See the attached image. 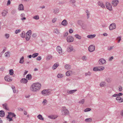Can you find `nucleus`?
I'll use <instances>...</instances> for the list:
<instances>
[{
  "mask_svg": "<svg viewBox=\"0 0 123 123\" xmlns=\"http://www.w3.org/2000/svg\"><path fill=\"white\" fill-rule=\"evenodd\" d=\"M41 86V84L39 83H36L32 85L30 89L32 91L37 92L40 90Z\"/></svg>",
  "mask_w": 123,
  "mask_h": 123,
  "instance_id": "f257e3e1",
  "label": "nucleus"
},
{
  "mask_svg": "<svg viewBox=\"0 0 123 123\" xmlns=\"http://www.w3.org/2000/svg\"><path fill=\"white\" fill-rule=\"evenodd\" d=\"M15 116L14 113L11 112H8V115L6 117L7 120L9 121H12V118L14 117L15 118Z\"/></svg>",
  "mask_w": 123,
  "mask_h": 123,
  "instance_id": "f03ea898",
  "label": "nucleus"
},
{
  "mask_svg": "<svg viewBox=\"0 0 123 123\" xmlns=\"http://www.w3.org/2000/svg\"><path fill=\"white\" fill-rule=\"evenodd\" d=\"M61 114L63 116L67 115L69 114V111L65 107H63L62 108Z\"/></svg>",
  "mask_w": 123,
  "mask_h": 123,
  "instance_id": "7ed1b4c3",
  "label": "nucleus"
},
{
  "mask_svg": "<svg viewBox=\"0 0 123 123\" xmlns=\"http://www.w3.org/2000/svg\"><path fill=\"white\" fill-rule=\"evenodd\" d=\"M105 6L107 9L110 11L112 10V7L111 4L109 2H106L105 3Z\"/></svg>",
  "mask_w": 123,
  "mask_h": 123,
  "instance_id": "20e7f679",
  "label": "nucleus"
},
{
  "mask_svg": "<svg viewBox=\"0 0 123 123\" xmlns=\"http://www.w3.org/2000/svg\"><path fill=\"white\" fill-rule=\"evenodd\" d=\"M119 3L118 0H113L111 2V4L113 7H116Z\"/></svg>",
  "mask_w": 123,
  "mask_h": 123,
  "instance_id": "39448f33",
  "label": "nucleus"
},
{
  "mask_svg": "<svg viewBox=\"0 0 123 123\" xmlns=\"http://www.w3.org/2000/svg\"><path fill=\"white\" fill-rule=\"evenodd\" d=\"M95 49V46L94 45H91L88 48V50L89 51L92 52Z\"/></svg>",
  "mask_w": 123,
  "mask_h": 123,
  "instance_id": "423d86ee",
  "label": "nucleus"
},
{
  "mask_svg": "<svg viewBox=\"0 0 123 123\" xmlns=\"http://www.w3.org/2000/svg\"><path fill=\"white\" fill-rule=\"evenodd\" d=\"M57 51L59 53V54L61 55H62L63 54V52L62 51V49L61 47L58 46L56 48Z\"/></svg>",
  "mask_w": 123,
  "mask_h": 123,
  "instance_id": "0eeeda50",
  "label": "nucleus"
},
{
  "mask_svg": "<svg viewBox=\"0 0 123 123\" xmlns=\"http://www.w3.org/2000/svg\"><path fill=\"white\" fill-rule=\"evenodd\" d=\"M67 40L68 42H73L74 40V38L72 36H69L67 37Z\"/></svg>",
  "mask_w": 123,
  "mask_h": 123,
  "instance_id": "6e6552de",
  "label": "nucleus"
},
{
  "mask_svg": "<svg viewBox=\"0 0 123 123\" xmlns=\"http://www.w3.org/2000/svg\"><path fill=\"white\" fill-rule=\"evenodd\" d=\"M99 64L100 65H103L105 64L106 62V60L103 58L100 59L99 60Z\"/></svg>",
  "mask_w": 123,
  "mask_h": 123,
  "instance_id": "1a4fd4ad",
  "label": "nucleus"
},
{
  "mask_svg": "<svg viewBox=\"0 0 123 123\" xmlns=\"http://www.w3.org/2000/svg\"><path fill=\"white\" fill-rule=\"evenodd\" d=\"M98 5L101 7L102 8H104L105 7V5L104 3L102 1H99L98 3Z\"/></svg>",
  "mask_w": 123,
  "mask_h": 123,
  "instance_id": "9d476101",
  "label": "nucleus"
},
{
  "mask_svg": "<svg viewBox=\"0 0 123 123\" xmlns=\"http://www.w3.org/2000/svg\"><path fill=\"white\" fill-rule=\"evenodd\" d=\"M116 25L115 23H112L109 26V28L110 30H112L116 28Z\"/></svg>",
  "mask_w": 123,
  "mask_h": 123,
  "instance_id": "9b49d317",
  "label": "nucleus"
},
{
  "mask_svg": "<svg viewBox=\"0 0 123 123\" xmlns=\"http://www.w3.org/2000/svg\"><path fill=\"white\" fill-rule=\"evenodd\" d=\"M67 50L68 52H71L72 51H74L75 50L74 49L73 46H69L67 49Z\"/></svg>",
  "mask_w": 123,
  "mask_h": 123,
  "instance_id": "f8f14e48",
  "label": "nucleus"
},
{
  "mask_svg": "<svg viewBox=\"0 0 123 123\" xmlns=\"http://www.w3.org/2000/svg\"><path fill=\"white\" fill-rule=\"evenodd\" d=\"M116 99L118 103H120L123 102V98H121L119 96L117 97Z\"/></svg>",
  "mask_w": 123,
  "mask_h": 123,
  "instance_id": "ddd939ff",
  "label": "nucleus"
},
{
  "mask_svg": "<svg viewBox=\"0 0 123 123\" xmlns=\"http://www.w3.org/2000/svg\"><path fill=\"white\" fill-rule=\"evenodd\" d=\"M49 92L48 90H44L42 91V93L43 95H45L48 94Z\"/></svg>",
  "mask_w": 123,
  "mask_h": 123,
  "instance_id": "4468645a",
  "label": "nucleus"
},
{
  "mask_svg": "<svg viewBox=\"0 0 123 123\" xmlns=\"http://www.w3.org/2000/svg\"><path fill=\"white\" fill-rule=\"evenodd\" d=\"M8 12L7 9H5L3 10L1 13L2 15L3 16H5L7 14Z\"/></svg>",
  "mask_w": 123,
  "mask_h": 123,
  "instance_id": "2eb2a0df",
  "label": "nucleus"
},
{
  "mask_svg": "<svg viewBox=\"0 0 123 123\" xmlns=\"http://www.w3.org/2000/svg\"><path fill=\"white\" fill-rule=\"evenodd\" d=\"M5 79L6 81L8 82L11 81L12 80L10 77L8 76H6L5 77Z\"/></svg>",
  "mask_w": 123,
  "mask_h": 123,
  "instance_id": "dca6fc26",
  "label": "nucleus"
},
{
  "mask_svg": "<svg viewBox=\"0 0 123 123\" xmlns=\"http://www.w3.org/2000/svg\"><path fill=\"white\" fill-rule=\"evenodd\" d=\"M99 85L101 87H105L106 86V83L105 81H102L100 83Z\"/></svg>",
  "mask_w": 123,
  "mask_h": 123,
  "instance_id": "f3484780",
  "label": "nucleus"
},
{
  "mask_svg": "<svg viewBox=\"0 0 123 123\" xmlns=\"http://www.w3.org/2000/svg\"><path fill=\"white\" fill-rule=\"evenodd\" d=\"M3 108L6 110H9V108L7 104L6 103H5L3 104Z\"/></svg>",
  "mask_w": 123,
  "mask_h": 123,
  "instance_id": "a211bd4d",
  "label": "nucleus"
},
{
  "mask_svg": "<svg viewBox=\"0 0 123 123\" xmlns=\"http://www.w3.org/2000/svg\"><path fill=\"white\" fill-rule=\"evenodd\" d=\"M68 24V22L66 20L64 19L63 20L62 22V24L63 26H66Z\"/></svg>",
  "mask_w": 123,
  "mask_h": 123,
  "instance_id": "6ab92c4d",
  "label": "nucleus"
},
{
  "mask_svg": "<svg viewBox=\"0 0 123 123\" xmlns=\"http://www.w3.org/2000/svg\"><path fill=\"white\" fill-rule=\"evenodd\" d=\"M28 82L27 80L25 78L22 79L20 80V82L23 83L25 84Z\"/></svg>",
  "mask_w": 123,
  "mask_h": 123,
  "instance_id": "aec40b11",
  "label": "nucleus"
},
{
  "mask_svg": "<svg viewBox=\"0 0 123 123\" xmlns=\"http://www.w3.org/2000/svg\"><path fill=\"white\" fill-rule=\"evenodd\" d=\"M18 9L19 10H24V6L23 4H21L19 5Z\"/></svg>",
  "mask_w": 123,
  "mask_h": 123,
  "instance_id": "412c9836",
  "label": "nucleus"
},
{
  "mask_svg": "<svg viewBox=\"0 0 123 123\" xmlns=\"http://www.w3.org/2000/svg\"><path fill=\"white\" fill-rule=\"evenodd\" d=\"M98 71H102L105 69V68L103 66L98 67Z\"/></svg>",
  "mask_w": 123,
  "mask_h": 123,
  "instance_id": "4be33fe9",
  "label": "nucleus"
},
{
  "mask_svg": "<svg viewBox=\"0 0 123 123\" xmlns=\"http://www.w3.org/2000/svg\"><path fill=\"white\" fill-rule=\"evenodd\" d=\"M5 57H8L10 56V52H7L5 53L4 54Z\"/></svg>",
  "mask_w": 123,
  "mask_h": 123,
  "instance_id": "5701e85b",
  "label": "nucleus"
},
{
  "mask_svg": "<svg viewBox=\"0 0 123 123\" xmlns=\"http://www.w3.org/2000/svg\"><path fill=\"white\" fill-rule=\"evenodd\" d=\"M72 73L71 71H67L66 73V75L67 76H70Z\"/></svg>",
  "mask_w": 123,
  "mask_h": 123,
  "instance_id": "b1692460",
  "label": "nucleus"
},
{
  "mask_svg": "<svg viewBox=\"0 0 123 123\" xmlns=\"http://www.w3.org/2000/svg\"><path fill=\"white\" fill-rule=\"evenodd\" d=\"M5 115V112L3 111H0V116L1 117H3Z\"/></svg>",
  "mask_w": 123,
  "mask_h": 123,
  "instance_id": "393cba45",
  "label": "nucleus"
},
{
  "mask_svg": "<svg viewBox=\"0 0 123 123\" xmlns=\"http://www.w3.org/2000/svg\"><path fill=\"white\" fill-rule=\"evenodd\" d=\"M96 35L95 34H93L92 35H89L87 36V37L88 38H90V39H92L94 38L96 36Z\"/></svg>",
  "mask_w": 123,
  "mask_h": 123,
  "instance_id": "a878e982",
  "label": "nucleus"
},
{
  "mask_svg": "<svg viewBox=\"0 0 123 123\" xmlns=\"http://www.w3.org/2000/svg\"><path fill=\"white\" fill-rule=\"evenodd\" d=\"M24 61V58L23 56H22L20 58L19 61V63H23Z\"/></svg>",
  "mask_w": 123,
  "mask_h": 123,
  "instance_id": "bb28decb",
  "label": "nucleus"
},
{
  "mask_svg": "<svg viewBox=\"0 0 123 123\" xmlns=\"http://www.w3.org/2000/svg\"><path fill=\"white\" fill-rule=\"evenodd\" d=\"M26 78L28 80H30L31 79V74H28L26 77Z\"/></svg>",
  "mask_w": 123,
  "mask_h": 123,
  "instance_id": "cd10ccee",
  "label": "nucleus"
},
{
  "mask_svg": "<svg viewBox=\"0 0 123 123\" xmlns=\"http://www.w3.org/2000/svg\"><path fill=\"white\" fill-rule=\"evenodd\" d=\"M59 65L58 64L55 63V64L53 66L52 68L53 69H56L57 67Z\"/></svg>",
  "mask_w": 123,
  "mask_h": 123,
  "instance_id": "c85d7f7f",
  "label": "nucleus"
},
{
  "mask_svg": "<svg viewBox=\"0 0 123 123\" xmlns=\"http://www.w3.org/2000/svg\"><path fill=\"white\" fill-rule=\"evenodd\" d=\"M77 91L76 90H70V91H68L67 92V93H68L72 94L74 93Z\"/></svg>",
  "mask_w": 123,
  "mask_h": 123,
  "instance_id": "c756f323",
  "label": "nucleus"
},
{
  "mask_svg": "<svg viewBox=\"0 0 123 123\" xmlns=\"http://www.w3.org/2000/svg\"><path fill=\"white\" fill-rule=\"evenodd\" d=\"M57 117V116L56 115H52L49 116V118L53 119H54Z\"/></svg>",
  "mask_w": 123,
  "mask_h": 123,
  "instance_id": "7c9ffc66",
  "label": "nucleus"
},
{
  "mask_svg": "<svg viewBox=\"0 0 123 123\" xmlns=\"http://www.w3.org/2000/svg\"><path fill=\"white\" fill-rule=\"evenodd\" d=\"M54 33L57 34H59L60 32L59 30L57 28L55 29L54 30Z\"/></svg>",
  "mask_w": 123,
  "mask_h": 123,
  "instance_id": "2f4dec72",
  "label": "nucleus"
},
{
  "mask_svg": "<svg viewBox=\"0 0 123 123\" xmlns=\"http://www.w3.org/2000/svg\"><path fill=\"white\" fill-rule=\"evenodd\" d=\"M32 33V31L31 30L28 31L26 33V34L31 36Z\"/></svg>",
  "mask_w": 123,
  "mask_h": 123,
  "instance_id": "473e14b6",
  "label": "nucleus"
},
{
  "mask_svg": "<svg viewBox=\"0 0 123 123\" xmlns=\"http://www.w3.org/2000/svg\"><path fill=\"white\" fill-rule=\"evenodd\" d=\"M65 68L67 69H69L71 68V66L68 65H66L65 66Z\"/></svg>",
  "mask_w": 123,
  "mask_h": 123,
  "instance_id": "72a5a7b5",
  "label": "nucleus"
},
{
  "mask_svg": "<svg viewBox=\"0 0 123 123\" xmlns=\"http://www.w3.org/2000/svg\"><path fill=\"white\" fill-rule=\"evenodd\" d=\"M75 37L79 39H81V37L78 34H76L75 35Z\"/></svg>",
  "mask_w": 123,
  "mask_h": 123,
  "instance_id": "f704fd0d",
  "label": "nucleus"
},
{
  "mask_svg": "<svg viewBox=\"0 0 123 123\" xmlns=\"http://www.w3.org/2000/svg\"><path fill=\"white\" fill-rule=\"evenodd\" d=\"M31 37V36L26 34L25 37L26 40L27 41L29 40L30 38Z\"/></svg>",
  "mask_w": 123,
  "mask_h": 123,
  "instance_id": "c9c22d12",
  "label": "nucleus"
},
{
  "mask_svg": "<svg viewBox=\"0 0 123 123\" xmlns=\"http://www.w3.org/2000/svg\"><path fill=\"white\" fill-rule=\"evenodd\" d=\"M21 16L22 17H23V18H21V19L22 20H24L26 19L24 17L25 16V14L24 13H22L21 15Z\"/></svg>",
  "mask_w": 123,
  "mask_h": 123,
  "instance_id": "e433bc0d",
  "label": "nucleus"
},
{
  "mask_svg": "<svg viewBox=\"0 0 123 123\" xmlns=\"http://www.w3.org/2000/svg\"><path fill=\"white\" fill-rule=\"evenodd\" d=\"M86 13L87 14V18L88 19L89 17V15L90 14L88 10H86Z\"/></svg>",
  "mask_w": 123,
  "mask_h": 123,
  "instance_id": "4c0bfd02",
  "label": "nucleus"
},
{
  "mask_svg": "<svg viewBox=\"0 0 123 123\" xmlns=\"http://www.w3.org/2000/svg\"><path fill=\"white\" fill-rule=\"evenodd\" d=\"M85 121L86 122H90L92 121V119L91 118L86 119Z\"/></svg>",
  "mask_w": 123,
  "mask_h": 123,
  "instance_id": "58836bf2",
  "label": "nucleus"
},
{
  "mask_svg": "<svg viewBox=\"0 0 123 123\" xmlns=\"http://www.w3.org/2000/svg\"><path fill=\"white\" fill-rule=\"evenodd\" d=\"M39 54L38 53H35L33 54L32 55V57L33 58H35Z\"/></svg>",
  "mask_w": 123,
  "mask_h": 123,
  "instance_id": "ea45409f",
  "label": "nucleus"
},
{
  "mask_svg": "<svg viewBox=\"0 0 123 123\" xmlns=\"http://www.w3.org/2000/svg\"><path fill=\"white\" fill-rule=\"evenodd\" d=\"M25 32L23 31L20 35L21 36L22 38H24L25 37Z\"/></svg>",
  "mask_w": 123,
  "mask_h": 123,
  "instance_id": "a19ab883",
  "label": "nucleus"
},
{
  "mask_svg": "<svg viewBox=\"0 0 123 123\" xmlns=\"http://www.w3.org/2000/svg\"><path fill=\"white\" fill-rule=\"evenodd\" d=\"M47 103V101L46 99H44L43 101L42 102V104L43 105H45Z\"/></svg>",
  "mask_w": 123,
  "mask_h": 123,
  "instance_id": "79ce46f5",
  "label": "nucleus"
},
{
  "mask_svg": "<svg viewBox=\"0 0 123 123\" xmlns=\"http://www.w3.org/2000/svg\"><path fill=\"white\" fill-rule=\"evenodd\" d=\"M37 117L38 119H40V120H43V117L42 116L40 115H38L37 116Z\"/></svg>",
  "mask_w": 123,
  "mask_h": 123,
  "instance_id": "37998d69",
  "label": "nucleus"
},
{
  "mask_svg": "<svg viewBox=\"0 0 123 123\" xmlns=\"http://www.w3.org/2000/svg\"><path fill=\"white\" fill-rule=\"evenodd\" d=\"M106 81L108 83L110 82L111 81V80L109 78H107L106 79Z\"/></svg>",
  "mask_w": 123,
  "mask_h": 123,
  "instance_id": "c03bdc74",
  "label": "nucleus"
},
{
  "mask_svg": "<svg viewBox=\"0 0 123 123\" xmlns=\"http://www.w3.org/2000/svg\"><path fill=\"white\" fill-rule=\"evenodd\" d=\"M52 58V56L51 55H48L47 56L46 59L47 60H49Z\"/></svg>",
  "mask_w": 123,
  "mask_h": 123,
  "instance_id": "a18cd8bd",
  "label": "nucleus"
},
{
  "mask_svg": "<svg viewBox=\"0 0 123 123\" xmlns=\"http://www.w3.org/2000/svg\"><path fill=\"white\" fill-rule=\"evenodd\" d=\"M33 18L34 19L36 20H38L39 19V17L38 15L35 16L33 17Z\"/></svg>",
  "mask_w": 123,
  "mask_h": 123,
  "instance_id": "49530a36",
  "label": "nucleus"
},
{
  "mask_svg": "<svg viewBox=\"0 0 123 123\" xmlns=\"http://www.w3.org/2000/svg\"><path fill=\"white\" fill-rule=\"evenodd\" d=\"M9 74L11 75H12L13 74V71L12 69H10L9 70Z\"/></svg>",
  "mask_w": 123,
  "mask_h": 123,
  "instance_id": "de8ad7c7",
  "label": "nucleus"
},
{
  "mask_svg": "<svg viewBox=\"0 0 123 123\" xmlns=\"http://www.w3.org/2000/svg\"><path fill=\"white\" fill-rule=\"evenodd\" d=\"M93 70L95 71H98V67H94L93 68Z\"/></svg>",
  "mask_w": 123,
  "mask_h": 123,
  "instance_id": "09e8293b",
  "label": "nucleus"
},
{
  "mask_svg": "<svg viewBox=\"0 0 123 123\" xmlns=\"http://www.w3.org/2000/svg\"><path fill=\"white\" fill-rule=\"evenodd\" d=\"M63 76V75L62 74H58L57 75V77L58 78H61Z\"/></svg>",
  "mask_w": 123,
  "mask_h": 123,
  "instance_id": "8fccbe9b",
  "label": "nucleus"
},
{
  "mask_svg": "<svg viewBox=\"0 0 123 123\" xmlns=\"http://www.w3.org/2000/svg\"><path fill=\"white\" fill-rule=\"evenodd\" d=\"M85 101V100L84 99H82L81 100H80L79 102V103L81 104H83Z\"/></svg>",
  "mask_w": 123,
  "mask_h": 123,
  "instance_id": "3c124183",
  "label": "nucleus"
},
{
  "mask_svg": "<svg viewBox=\"0 0 123 123\" xmlns=\"http://www.w3.org/2000/svg\"><path fill=\"white\" fill-rule=\"evenodd\" d=\"M121 37H119L117 38V40L118 41V42L119 43L121 40Z\"/></svg>",
  "mask_w": 123,
  "mask_h": 123,
  "instance_id": "603ef678",
  "label": "nucleus"
},
{
  "mask_svg": "<svg viewBox=\"0 0 123 123\" xmlns=\"http://www.w3.org/2000/svg\"><path fill=\"white\" fill-rule=\"evenodd\" d=\"M91 110L90 108H86L85 110L84 111L85 112H86L90 111Z\"/></svg>",
  "mask_w": 123,
  "mask_h": 123,
  "instance_id": "864d4df0",
  "label": "nucleus"
},
{
  "mask_svg": "<svg viewBox=\"0 0 123 123\" xmlns=\"http://www.w3.org/2000/svg\"><path fill=\"white\" fill-rule=\"evenodd\" d=\"M5 36L6 38H8L10 37V35L8 34H6L5 35Z\"/></svg>",
  "mask_w": 123,
  "mask_h": 123,
  "instance_id": "5fc2aeb1",
  "label": "nucleus"
},
{
  "mask_svg": "<svg viewBox=\"0 0 123 123\" xmlns=\"http://www.w3.org/2000/svg\"><path fill=\"white\" fill-rule=\"evenodd\" d=\"M57 20L56 18H55L53 19L52 20V22L53 23H54L56 22Z\"/></svg>",
  "mask_w": 123,
  "mask_h": 123,
  "instance_id": "6e6d98bb",
  "label": "nucleus"
},
{
  "mask_svg": "<svg viewBox=\"0 0 123 123\" xmlns=\"http://www.w3.org/2000/svg\"><path fill=\"white\" fill-rule=\"evenodd\" d=\"M91 73L89 72H88L86 73L85 74V75L86 76H87V75L90 76L91 75Z\"/></svg>",
  "mask_w": 123,
  "mask_h": 123,
  "instance_id": "4d7b16f0",
  "label": "nucleus"
},
{
  "mask_svg": "<svg viewBox=\"0 0 123 123\" xmlns=\"http://www.w3.org/2000/svg\"><path fill=\"white\" fill-rule=\"evenodd\" d=\"M114 46H111L109 47H108V50H110L112 49L113 48Z\"/></svg>",
  "mask_w": 123,
  "mask_h": 123,
  "instance_id": "13d9d810",
  "label": "nucleus"
},
{
  "mask_svg": "<svg viewBox=\"0 0 123 123\" xmlns=\"http://www.w3.org/2000/svg\"><path fill=\"white\" fill-rule=\"evenodd\" d=\"M82 59L83 61H86V57L85 56H83L82 58Z\"/></svg>",
  "mask_w": 123,
  "mask_h": 123,
  "instance_id": "bf43d9fd",
  "label": "nucleus"
},
{
  "mask_svg": "<svg viewBox=\"0 0 123 123\" xmlns=\"http://www.w3.org/2000/svg\"><path fill=\"white\" fill-rule=\"evenodd\" d=\"M20 31V30L19 29L17 30H16L15 31V33L16 34H17L19 33Z\"/></svg>",
  "mask_w": 123,
  "mask_h": 123,
  "instance_id": "052dcab7",
  "label": "nucleus"
},
{
  "mask_svg": "<svg viewBox=\"0 0 123 123\" xmlns=\"http://www.w3.org/2000/svg\"><path fill=\"white\" fill-rule=\"evenodd\" d=\"M12 88L13 89V92L14 93H16V91L15 90L14 87L13 86L12 87Z\"/></svg>",
  "mask_w": 123,
  "mask_h": 123,
  "instance_id": "680f3d73",
  "label": "nucleus"
},
{
  "mask_svg": "<svg viewBox=\"0 0 123 123\" xmlns=\"http://www.w3.org/2000/svg\"><path fill=\"white\" fill-rule=\"evenodd\" d=\"M41 59V56H39L37 57V61H40Z\"/></svg>",
  "mask_w": 123,
  "mask_h": 123,
  "instance_id": "e2e57ef3",
  "label": "nucleus"
},
{
  "mask_svg": "<svg viewBox=\"0 0 123 123\" xmlns=\"http://www.w3.org/2000/svg\"><path fill=\"white\" fill-rule=\"evenodd\" d=\"M54 12L55 13H57L59 12V11L58 10H54Z\"/></svg>",
  "mask_w": 123,
  "mask_h": 123,
  "instance_id": "0e129e2a",
  "label": "nucleus"
},
{
  "mask_svg": "<svg viewBox=\"0 0 123 123\" xmlns=\"http://www.w3.org/2000/svg\"><path fill=\"white\" fill-rule=\"evenodd\" d=\"M119 90L120 91H122V88L121 86H119Z\"/></svg>",
  "mask_w": 123,
  "mask_h": 123,
  "instance_id": "69168bd1",
  "label": "nucleus"
},
{
  "mask_svg": "<svg viewBox=\"0 0 123 123\" xmlns=\"http://www.w3.org/2000/svg\"><path fill=\"white\" fill-rule=\"evenodd\" d=\"M73 31L72 29H70L69 30V32L70 33H72Z\"/></svg>",
  "mask_w": 123,
  "mask_h": 123,
  "instance_id": "338daca9",
  "label": "nucleus"
},
{
  "mask_svg": "<svg viewBox=\"0 0 123 123\" xmlns=\"http://www.w3.org/2000/svg\"><path fill=\"white\" fill-rule=\"evenodd\" d=\"M120 114L123 117V110L121 111L120 113Z\"/></svg>",
  "mask_w": 123,
  "mask_h": 123,
  "instance_id": "774afa93",
  "label": "nucleus"
}]
</instances>
